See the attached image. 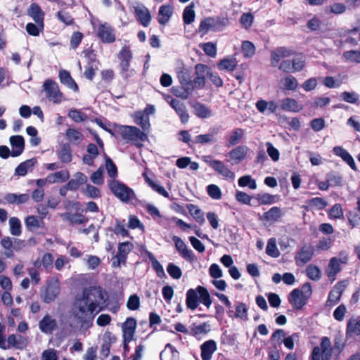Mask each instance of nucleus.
<instances>
[{
    "mask_svg": "<svg viewBox=\"0 0 360 360\" xmlns=\"http://www.w3.org/2000/svg\"><path fill=\"white\" fill-rule=\"evenodd\" d=\"M105 301V292L99 286L85 288L82 294L75 297L72 312L81 328L92 326L95 314L101 310L100 304Z\"/></svg>",
    "mask_w": 360,
    "mask_h": 360,
    "instance_id": "obj_1",
    "label": "nucleus"
},
{
    "mask_svg": "<svg viewBox=\"0 0 360 360\" xmlns=\"http://www.w3.org/2000/svg\"><path fill=\"white\" fill-rule=\"evenodd\" d=\"M117 132L124 141L133 142L139 148L141 147L142 144L137 143L138 141H145L148 139L146 133L134 126L120 125L117 127Z\"/></svg>",
    "mask_w": 360,
    "mask_h": 360,
    "instance_id": "obj_2",
    "label": "nucleus"
},
{
    "mask_svg": "<svg viewBox=\"0 0 360 360\" xmlns=\"http://www.w3.org/2000/svg\"><path fill=\"white\" fill-rule=\"evenodd\" d=\"M110 188L113 194L122 202H128L135 198L133 190L118 181L112 180Z\"/></svg>",
    "mask_w": 360,
    "mask_h": 360,
    "instance_id": "obj_3",
    "label": "nucleus"
},
{
    "mask_svg": "<svg viewBox=\"0 0 360 360\" xmlns=\"http://www.w3.org/2000/svg\"><path fill=\"white\" fill-rule=\"evenodd\" d=\"M46 97L55 103L62 101L63 94L60 91L58 85L51 79H47L43 85Z\"/></svg>",
    "mask_w": 360,
    "mask_h": 360,
    "instance_id": "obj_4",
    "label": "nucleus"
},
{
    "mask_svg": "<svg viewBox=\"0 0 360 360\" xmlns=\"http://www.w3.org/2000/svg\"><path fill=\"white\" fill-rule=\"evenodd\" d=\"M210 68L204 64H197L195 66V78L193 80L194 89H203L205 85V77H208Z\"/></svg>",
    "mask_w": 360,
    "mask_h": 360,
    "instance_id": "obj_5",
    "label": "nucleus"
},
{
    "mask_svg": "<svg viewBox=\"0 0 360 360\" xmlns=\"http://www.w3.org/2000/svg\"><path fill=\"white\" fill-rule=\"evenodd\" d=\"M60 293V284L58 280H52L47 284L44 291L41 293V299L45 303L53 301Z\"/></svg>",
    "mask_w": 360,
    "mask_h": 360,
    "instance_id": "obj_6",
    "label": "nucleus"
},
{
    "mask_svg": "<svg viewBox=\"0 0 360 360\" xmlns=\"http://www.w3.org/2000/svg\"><path fill=\"white\" fill-rule=\"evenodd\" d=\"M314 250L310 245H304L296 253L295 260L297 266H302L309 262L314 255Z\"/></svg>",
    "mask_w": 360,
    "mask_h": 360,
    "instance_id": "obj_7",
    "label": "nucleus"
},
{
    "mask_svg": "<svg viewBox=\"0 0 360 360\" xmlns=\"http://www.w3.org/2000/svg\"><path fill=\"white\" fill-rule=\"evenodd\" d=\"M98 36L103 43H112L115 41V31L108 23L105 22L99 25Z\"/></svg>",
    "mask_w": 360,
    "mask_h": 360,
    "instance_id": "obj_8",
    "label": "nucleus"
},
{
    "mask_svg": "<svg viewBox=\"0 0 360 360\" xmlns=\"http://www.w3.org/2000/svg\"><path fill=\"white\" fill-rule=\"evenodd\" d=\"M309 297L304 294L303 291L299 289H294L289 295V302L295 309H300L307 303Z\"/></svg>",
    "mask_w": 360,
    "mask_h": 360,
    "instance_id": "obj_9",
    "label": "nucleus"
},
{
    "mask_svg": "<svg viewBox=\"0 0 360 360\" xmlns=\"http://www.w3.org/2000/svg\"><path fill=\"white\" fill-rule=\"evenodd\" d=\"M294 54L292 49L285 46H279L271 52V63L275 67L279 63L281 58L290 57Z\"/></svg>",
    "mask_w": 360,
    "mask_h": 360,
    "instance_id": "obj_10",
    "label": "nucleus"
},
{
    "mask_svg": "<svg viewBox=\"0 0 360 360\" xmlns=\"http://www.w3.org/2000/svg\"><path fill=\"white\" fill-rule=\"evenodd\" d=\"M57 327V321L49 314H46L39 322L40 330L47 335H51Z\"/></svg>",
    "mask_w": 360,
    "mask_h": 360,
    "instance_id": "obj_11",
    "label": "nucleus"
},
{
    "mask_svg": "<svg viewBox=\"0 0 360 360\" xmlns=\"http://www.w3.org/2000/svg\"><path fill=\"white\" fill-rule=\"evenodd\" d=\"M136 328V320L132 317H129L122 323V336L126 338L127 341H131Z\"/></svg>",
    "mask_w": 360,
    "mask_h": 360,
    "instance_id": "obj_12",
    "label": "nucleus"
},
{
    "mask_svg": "<svg viewBox=\"0 0 360 360\" xmlns=\"http://www.w3.org/2000/svg\"><path fill=\"white\" fill-rule=\"evenodd\" d=\"M134 8L135 14L140 23L144 27L148 26L151 20L149 10L143 4H138Z\"/></svg>",
    "mask_w": 360,
    "mask_h": 360,
    "instance_id": "obj_13",
    "label": "nucleus"
},
{
    "mask_svg": "<svg viewBox=\"0 0 360 360\" xmlns=\"http://www.w3.org/2000/svg\"><path fill=\"white\" fill-rule=\"evenodd\" d=\"M248 148L245 146H239L230 150L226 156L229 158V160L232 164H238L243 160L247 155Z\"/></svg>",
    "mask_w": 360,
    "mask_h": 360,
    "instance_id": "obj_14",
    "label": "nucleus"
},
{
    "mask_svg": "<svg viewBox=\"0 0 360 360\" xmlns=\"http://www.w3.org/2000/svg\"><path fill=\"white\" fill-rule=\"evenodd\" d=\"M12 147L11 156L18 157L21 155L24 150L25 141L22 136H11L9 139Z\"/></svg>",
    "mask_w": 360,
    "mask_h": 360,
    "instance_id": "obj_15",
    "label": "nucleus"
},
{
    "mask_svg": "<svg viewBox=\"0 0 360 360\" xmlns=\"http://www.w3.org/2000/svg\"><path fill=\"white\" fill-rule=\"evenodd\" d=\"M169 105L180 117L183 123L188 122L189 115L184 103L177 99H172L169 102Z\"/></svg>",
    "mask_w": 360,
    "mask_h": 360,
    "instance_id": "obj_16",
    "label": "nucleus"
},
{
    "mask_svg": "<svg viewBox=\"0 0 360 360\" xmlns=\"http://www.w3.org/2000/svg\"><path fill=\"white\" fill-rule=\"evenodd\" d=\"M280 108L288 112H298L303 109V106L291 98H285L280 101Z\"/></svg>",
    "mask_w": 360,
    "mask_h": 360,
    "instance_id": "obj_17",
    "label": "nucleus"
},
{
    "mask_svg": "<svg viewBox=\"0 0 360 360\" xmlns=\"http://www.w3.org/2000/svg\"><path fill=\"white\" fill-rule=\"evenodd\" d=\"M201 358L202 360H210L213 353L217 350V343L213 340L205 341L200 346Z\"/></svg>",
    "mask_w": 360,
    "mask_h": 360,
    "instance_id": "obj_18",
    "label": "nucleus"
},
{
    "mask_svg": "<svg viewBox=\"0 0 360 360\" xmlns=\"http://www.w3.org/2000/svg\"><path fill=\"white\" fill-rule=\"evenodd\" d=\"M118 58L120 60V66L124 72H127L129 68L130 61L132 58V53L129 47L124 46L118 54Z\"/></svg>",
    "mask_w": 360,
    "mask_h": 360,
    "instance_id": "obj_19",
    "label": "nucleus"
},
{
    "mask_svg": "<svg viewBox=\"0 0 360 360\" xmlns=\"http://www.w3.org/2000/svg\"><path fill=\"white\" fill-rule=\"evenodd\" d=\"M333 151L335 155L340 157L353 170H357L354 158L345 149L340 146H335Z\"/></svg>",
    "mask_w": 360,
    "mask_h": 360,
    "instance_id": "obj_20",
    "label": "nucleus"
},
{
    "mask_svg": "<svg viewBox=\"0 0 360 360\" xmlns=\"http://www.w3.org/2000/svg\"><path fill=\"white\" fill-rule=\"evenodd\" d=\"M102 340L101 354L106 358L110 354L111 345L115 342L116 338L110 332L106 331L103 336Z\"/></svg>",
    "mask_w": 360,
    "mask_h": 360,
    "instance_id": "obj_21",
    "label": "nucleus"
},
{
    "mask_svg": "<svg viewBox=\"0 0 360 360\" xmlns=\"http://www.w3.org/2000/svg\"><path fill=\"white\" fill-rule=\"evenodd\" d=\"M199 293L198 292V287L195 289H189L186 292V304L187 308L194 310L199 304Z\"/></svg>",
    "mask_w": 360,
    "mask_h": 360,
    "instance_id": "obj_22",
    "label": "nucleus"
},
{
    "mask_svg": "<svg viewBox=\"0 0 360 360\" xmlns=\"http://www.w3.org/2000/svg\"><path fill=\"white\" fill-rule=\"evenodd\" d=\"M28 14L32 18L36 24L44 27V13L38 4H32L28 10Z\"/></svg>",
    "mask_w": 360,
    "mask_h": 360,
    "instance_id": "obj_23",
    "label": "nucleus"
},
{
    "mask_svg": "<svg viewBox=\"0 0 360 360\" xmlns=\"http://www.w3.org/2000/svg\"><path fill=\"white\" fill-rule=\"evenodd\" d=\"M319 348L321 349V360H330L332 356L333 348L331 342L328 337L321 338Z\"/></svg>",
    "mask_w": 360,
    "mask_h": 360,
    "instance_id": "obj_24",
    "label": "nucleus"
},
{
    "mask_svg": "<svg viewBox=\"0 0 360 360\" xmlns=\"http://www.w3.org/2000/svg\"><path fill=\"white\" fill-rule=\"evenodd\" d=\"M177 77L182 86L194 87L189 69L182 68L178 71Z\"/></svg>",
    "mask_w": 360,
    "mask_h": 360,
    "instance_id": "obj_25",
    "label": "nucleus"
},
{
    "mask_svg": "<svg viewBox=\"0 0 360 360\" xmlns=\"http://www.w3.org/2000/svg\"><path fill=\"white\" fill-rule=\"evenodd\" d=\"M282 210L280 207H273L267 212H265L263 215L260 217V219L271 222H276L282 217Z\"/></svg>",
    "mask_w": 360,
    "mask_h": 360,
    "instance_id": "obj_26",
    "label": "nucleus"
},
{
    "mask_svg": "<svg viewBox=\"0 0 360 360\" xmlns=\"http://www.w3.org/2000/svg\"><path fill=\"white\" fill-rule=\"evenodd\" d=\"M213 169L224 178L233 179L235 177L234 173L221 160H217Z\"/></svg>",
    "mask_w": 360,
    "mask_h": 360,
    "instance_id": "obj_27",
    "label": "nucleus"
},
{
    "mask_svg": "<svg viewBox=\"0 0 360 360\" xmlns=\"http://www.w3.org/2000/svg\"><path fill=\"white\" fill-rule=\"evenodd\" d=\"M7 342L8 345H6V346H9V348L11 347H13L17 349H22L25 348L27 345V340L20 335H10L8 337Z\"/></svg>",
    "mask_w": 360,
    "mask_h": 360,
    "instance_id": "obj_28",
    "label": "nucleus"
},
{
    "mask_svg": "<svg viewBox=\"0 0 360 360\" xmlns=\"http://www.w3.org/2000/svg\"><path fill=\"white\" fill-rule=\"evenodd\" d=\"M87 181V176L82 173L77 172L74 178L70 179L68 183V188L71 191L77 190L81 185L86 184Z\"/></svg>",
    "mask_w": 360,
    "mask_h": 360,
    "instance_id": "obj_29",
    "label": "nucleus"
},
{
    "mask_svg": "<svg viewBox=\"0 0 360 360\" xmlns=\"http://www.w3.org/2000/svg\"><path fill=\"white\" fill-rule=\"evenodd\" d=\"M134 122L136 124L139 125L142 128V131L143 132L148 131L150 127L149 116L144 114V112L142 111H138L135 112Z\"/></svg>",
    "mask_w": 360,
    "mask_h": 360,
    "instance_id": "obj_30",
    "label": "nucleus"
},
{
    "mask_svg": "<svg viewBox=\"0 0 360 360\" xmlns=\"http://www.w3.org/2000/svg\"><path fill=\"white\" fill-rule=\"evenodd\" d=\"M341 270L340 264H339L338 257H332L326 269V274L330 279L334 281L336 274Z\"/></svg>",
    "mask_w": 360,
    "mask_h": 360,
    "instance_id": "obj_31",
    "label": "nucleus"
},
{
    "mask_svg": "<svg viewBox=\"0 0 360 360\" xmlns=\"http://www.w3.org/2000/svg\"><path fill=\"white\" fill-rule=\"evenodd\" d=\"M173 13L172 7L169 5H163L160 6L158 11V22L160 25H165L171 18Z\"/></svg>",
    "mask_w": 360,
    "mask_h": 360,
    "instance_id": "obj_32",
    "label": "nucleus"
},
{
    "mask_svg": "<svg viewBox=\"0 0 360 360\" xmlns=\"http://www.w3.org/2000/svg\"><path fill=\"white\" fill-rule=\"evenodd\" d=\"M64 219L70 221L72 224H82L87 221V218L82 214L65 212L60 214Z\"/></svg>",
    "mask_w": 360,
    "mask_h": 360,
    "instance_id": "obj_33",
    "label": "nucleus"
},
{
    "mask_svg": "<svg viewBox=\"0 0 360 360\" xmlns=\"http://www.w3.org/2000/svg\"><path fill=\"white\" fill-rule=\"evenodd\" d=\"M218 131V128H213L212 129V133L210 134H200L195 136V142L200 144L215 143H217V139L214 136V134H217Z\"/></svg>",
    "mask_w": 360,
    "mask_h": 360,
    "instance_id": "obj_34",
    "label": "nucleus"
},
{
    "mask_svg": "<svg viewBox=\"0 0 360 360\" xmlns=\"http://www.w3.org/2000/svg\"><path fill=\"white\" fill-rule=\"evenodd\" d=\"M59 77L62 84L66 85L75 91H78V86L70 76L69 72L66 70H60L59 72Z\"/></svg>",
    "mask_w": 360,
    "mask_h": 360,
    "instance_id": "obj_35",
    "label": "nucleus"
},
{
    "mask_svg": "<svg viewBox=\"0 0 360 360\" xmlns=\"http://www.w3.org/2000/svg\"><path fill=\"white\" fill-rule=\"evenodd\" d=\"M194 113L200 118H207L212 115L211 110L204 104L199 102L195 103L193 105Z\"/></svg>",
    "mask_w": 360,
    "mask_h": 360,
    "instance_id": "obj_36",
    "label": "nucleus"
},
{
    "mask_svg": "<svg viewBox=\"0 0 360 360\" xmlns=\"http://www.w3.org/2000/svg\"><path fill=\"white\" fill-rule=\"evenodd\" d=\"M36 162H37V160L34 158H31V159L27 160L26 161L20 163L15 168V174L19 176H25L27 174L28 169L32 168L35 165Z\"/></svg>",
    "mask_w": 360,
    "mask_h": 360,
    "instance_id": "obj_37",
    "label": "nucleus"
},
{
    "mask_svg": "<svg viewBox=\"0 0 360 360\" xmlns=\"http://www.w3.org/2000/svg\"><path fill=\"white\" fill-rule=\"evenodd\" d=\"M28 194L8 193L5 195L4 199L11 204H22L26 202L29 200Z\"/></svg>",
    "mask_w": 360,
    "mask_h": 360,
    "instance_id": "obj_38",
    "label": "nucleus"
},
{
    "mask_svg": "<svg viewBox=\"0 0 360 360\" xmlns=\"http://www.w3.org/2000/svg\"><path fill=\"white\" fill-rule=\"evenodd\" d=\"M186 208L190 214L200 224H203L205 221L202 210L193 204H188Z\"/></svg>",
    "mask_w": 360,
    "mask_h": 360,
    "instance_id": "obj_39",
    "label": "nucleus"
},
{
    "mask_svg": "<svg viewBox=\"0 0 360 360\" xmlns=\"http://www.w3.org/2000/svg\"><path fill=\"white\" fill-rule=\"evenodd\" d=\"M58 156L64 163L70 162L72 160L71 148L68 143H64L60 146Z\"/></svg>",
    "mask_w": 360,
    "mask_h": 360,
    "instance_id": "obj_40",
    "label": "nucleus"
},
{
    "mask_svg": "<svg viewBox=\"0 0 360 360\" xmlns=\"http://www.w3.org/2000/svg\"><path fill=\"white\" fill-rule=\"evenodd\" d=\"M244 135V131L240 128H237L231 133V136L228 139L226 146L230 147L237 145L243 136Z\"/></svg>",
    "mask_w": 360,
    "mask_h": 360,
    "instance_id": "obj_41",
    "label": "nucleus"
},
{
    "mask_svg": "<svg viewBox=\"0 0 360 360\" xmlns=\"http://www.w3.org/2000/svg\"><path fill=\"white\" fill-rule=\"evenodd\" d=\"M237 60L234 58H224L218 64V67L221 70L232 72L237 66Z\"/></svg>",
    "mask_w": 360,
    "mask_h": 360,
    "instance_id": "obj_42",
    "label": "nucleus"
},
{
    "mask_svg": "<svg viewBox=\"0 0 360 360\" xmlns=\"http://www.w3.org/2000/svg\"><path fill=\"white\" fill-rule=\"evenodd\" d=\"M69 172L66 170L59 171L48 176L49 183L56 181L64 182L69 178Z\"/></svg>",
    "mask_w": 360,
    "mask_h": 360,
    "instance_id": "obj_43",
    "label": "nucleus"
},
{
    "mask_svg": "<svg viewBox=\"0 0 360 360\" xmlns=\"http://www.w3.org/2000/svg\"><path fill=\"white\" fill-rule=\"evenodd\" d=\"M200 302L209 308L212 304V299L207 290L202 286H198Z\"/></svg>",
    "mask_w": 360,
    "mask_h": 360,
    "instance_id": "obj_44",
    "label": "nucleus"
},
{
    "mask_svg": "<svg viewBox=\"0 0 360 360\" xmlns=\"http://www.w3.org/2000/svg\"><path fill=\"white\" fill-rule=\"evenodd\" d=\"M342 57L346 61L360 63V50H350L345 51Z\"/></svg>",
    "mask_w": 360,
    "mask_h": 360,
    "instance_id": "obj_45",
    "label": "nucleus"
},
{
    "mask_svg": "<svg viewBox=\"0 0 360 360\" xmlns=\"http://www.w3.org/2000/svg\"><path fill=\"white\" fill-rule=\"evenodd\" d=\"M10 232L13 236H18L21 234V223L18 218L11 217L9 219Z\"/></svg>",
    "mask_w": 360,
    "mask_h": 360,
    "instance_id": "obj_46",
    "label": "nucleus"
},
{
    "mask_svg": "<svg viewBox=\"0 0 360 360\" xmlns=\"http://www.w3.org/2000/svg\"><path fill=\"white\" fill-rule=\"evenodd\" d=\"M182 87L183 89H180L178 87H173L172 92L176 96L179 97L184 100H186L188 98L189 95L191 94V93L193 91L194 87Z\"/></svg>",
    "mask_w": 360,
    "mask_h": 360,
    "instance_id": "obj_47",
    "label": "nucleus"
},
{
    "mask_svg": "<svg viewBox=\"0 0 360 360\" xmlns=\"http://www.w3.org/2000/svg\"><path fill=\"white\" fill-rule=\"evenodd\" d=\"M191 333L194 335L206 334L210 331V325L208 323H202L200 325L193 324L191 329Z\"/></svg>",
    "mask_w": 360,
    "mask_h": 360,
    "instance_id": "obj_48",
    "label": "nucleus"
},
{
    "mask_svg": "<svg viewBox=\"0 0 360 360\" xmlns=\"http://www.w3.org/2000/svg\"><path fill=\"white\" fill-rule=\"evenodd\" d=\"M200 46L202 48L205 54L210 57L215 58L217 56V46L212 42H207L200 44Z\"/></svg>",
    "mask_w": 360,
    "mask_h": 360,
    "instance_id": "obj_49",
    "label": "nucleus"
},
{
    "mask_svg": "<svg viewBox=\"0 0 360 360\" xmlns=\"http://www.w3.org/2000/svg\"><path fill=\"white\" fill-rule=\"evenodd\" d=\"M276 196L269 193L257 194L255 197L259 205H271L275 202Z\"/></svg>",
    "mask_w": 360,
    "mask_h": 360,
    "instance_id": "obj_50",
    "label": "nucleus"
},
{
    "mask_svg": "<svg viewBox=\"0 0 360 360\" xmlns=\"http://www.w3.org/2000/svg\"><path fill=\"white\" fill-rule=\"evenodd\" d=\"M238 185L241 187L248 186L251 189H255L257 188L255 180L252 179L249 175L241 176L238 179Z\"/></svg>",
    "mask_w": 360,
    "mask_h": 360,
    "instance_id": "obj_51",
    "label": "nucleus"
},
{
    "mask_svg": "<svg viewBox=\"0 0 360 360\" xmlns=\"http://www.w3.org/2000/svg\"><path fill=\"white\" fill-rule=\"evenodd\" d=\"M235 317L242 320H248V308L245 303L240 302L236 307Z\"/></svg>",
    "mask_w": 360,
    "mask_h": 360,
    "instance_id": "obj_52",
    "label": "nucleus"
},
{
    "mask_svg": "<svg viewBox=\"0 0 360 360\" xmlns=\"http://www.w3.org/2000/svg\"><path fill=\"white\" fill-rule=\"evenodd\" d=\"M306 272L307 276L313 281H318L321 278V271L316 266L309 265Z\"/></svg>",
    "mask_w": 360,
    "mask_h": 360,
    "instance_id": "obj_53",
    "label": "nucleus"
},
{
    "mask_svg": "<svg viewBox=\"0 0 360 360\" xmlns=\"http://www.w3.org/2000/svg\"><path fill=\"white\" fill-rule=\"evenodd\" d=\"M266 252L268 255L273 257H278L279 256V252L276 247V240L274 239L271 238L269 240L266 248Z\"/></svg>",
    "mask_w": 360,
    "mask_h": 360,
    "instance_id": "obj_54",
    "label": "nucleus"
},
{
    "mask_svg": "<svg viewBox=\"0 0 360 360\" xmlns=\"http://www.w3.org/2000/svg\"><path fill=\"white\" fill-rule=\"evenodd\" d=\"M326 177L331 186H340L342 184V177L337 173L331 172Z\"/></svg>",
    "mask_w": 360,
    "mask_h": 360,
    "instance_id": "obj_55",
    "label": "nucleus"
},
{
    "mask_svg": "<svg viewBox=\"0 0 360 360\" xmlns=\"http://www.w3.org/2000/svg\"><path fill=\"white\" fill-rule=\"evenodd\" d=\"M194 18H195V12L193 9V6L190 5V6H186L183 13L184 22L186 24L188 25L194 21Z\"/></svg>",
    "mask_w": 360,
    "mask_h": 360,
    "instance_id": "obj_56",
    "label": "nucleus"
},
{
    "mask_svg": "<svg viewBox=\"0 0 360 360\" xmlns=\"http://www.w3.org/2000/svg\"><path fill=\"white\" fill-rule=\"evenodd\" d=\"M169 276L174 279H179L181 277V269L173 263H169L167 267Z\"/></svg>",
    "mask_w": 360,
    "mask_h": 360,
    "instance_id": "obj_57",
    "label": "nucleus"
},
{
    "mask_svg": "<svg viewBox=\"0 0 360 360\" xmlns=\"http://www.w3.org/2000/svg\"><path fill=\"white\" fill-rule=\"evenodd\" d=\"M291 63L293 72L301 71L305 65V60L302 56L294 58Z\"/></svg>",
    "mask_w": 360,
    "mask_h": 360,
    "instance_id": "obj_58",
    "label": "nucleus"
},
{
    "mask_svg": "<svg viewBox=\"0 0 360 360\" xmlns=\"http://www.w3.org/2000/svg\"><path fill=\"white\" fill-rule=\"evenodd\" d=\"M84 193L87 197L91 198H97L101 196V192H100L99 189L91 184H87L86 186V188L84 190Z\"/></svg>",
    "mask_w": 360,
    "mask_h": 360,
    "instance_id": "obj_59",
    "label": "nucleus"
},
{
    "mask_svg": "<svg viewBox=\"0 0 360 360\" xmlns=\"http://www.w3.org/2000/svg\"><path fill=\"white\" fill-rule=\"evenodd\" d=\"M208 195L213 199L219 200L221 198V192L219 187L215 184H210L207 187Z\"/></svg>",
    "mask_w": 360,
    "mask_h": 360,
    "instance_id": "obj_60",
    "label": "nucleus"
},
{
    "mask_svg": "<svg viewBox=\"0 0 360 360\" xmlns=\"http://www.w3.org/2000/svg\"><path fill=\"white\" fill-rule=\"evenodd\" d=\"M242 51L245 57H250L255 54V48L252 42L244 41L242 44Z\"/></svg>",
    "mask_w": 360,
    "mask_h": 360,
    "instance_id": "obj_61",
    "label": "nucleus"
},
{
    "mask_svg": "<svg viewBox=\"0 0 360 360\" xmlns=\"http://www.w3.org/2000/svg\"><path fill=\"white\" fill-rule=\"evenodd\" d=\"M341 98L349 103H355L359 100V96L354 91H345L340 94Z\"/></svg>",
    "mask_w": 360,
    "mask_h": 360,
    "instance_id": "obj_62",
    "label": "nucleus"
},
{
    "mask_svg": "<svg viewBox=\"0 0 360 360\" xmlns=\"http://www.w3.org/2000/svg\"><path fill=\"white\" fill-rule=\"evenodd\" d=\"M68 116L76 122H81L86 119V115L78 110H70Z\"/></svg>",
    "mask_w": 360,
    "mask_h": 360,
    "instance_id": "obj_63",
    "label": "nucleus"
},
{
    "mask_svg": "<svg viewBox=\"0 0 360 360\" xmlns=\"http://www.w3.org/2000/svg\"><path fill=\"white\" fill-rule=\"evenodd\" d=\"M41 360H58V352L49 349L43 352Z\"/></svg>",
    "mask_w": 360,
    "mask_h": 360,
    "instance_id": "obj_64",
    "label": "nucleus"
}]
</instances>
